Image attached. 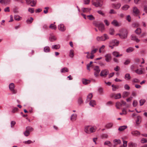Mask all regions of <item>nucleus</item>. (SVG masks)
<instances>
[{
    "label": "nucleus",
    "mask_w": 147,
    "mask_h": 147,
    "mask_svg": "<svg viewBox=\"0 0 147 147\" xmlns=\"http://www.w3.org/2000/svg\"><path fill=\"white\" fill-rule=\"evenodd\" d=\"M24 142L26 144H29L32 143V142L30 140H28L27 141H26Z\"/></svg>",
    "instance_id": "obj_59"
},
{
    "label": "nucleus",
    "mask_w": 147,
    "mask_h": 147,
    "mask_svg": "<svg viewBox=\"0 0 147 147\" xmlns=\"http://www.w3.org/2000/svg\"><path fill=\"white\" fill-rule=\"evenodd\" d=\"M129 94V93L126 91L124 92L123 93V98H125Z\"/></svg>",
    "instance_id": "obj_27"
},
{
    "label": "nucleus",
    "mask_w": 147,
    "mask_h": 147,
    "mask_svg": "<svg viewBox=\"0 0 147 147\" xmlns=\"http://www.w3.org/2000/svg\"><path fill=\"white\" fill-rule=\"evenodd\" d=\"M55 23V22H54L53 24H51L49 26V28L51 29L55 30L57 28V27L54 24Z\"/></svg>",
    "instance_id": "obj_17"
},
{
    "label": "nucleus",
    "mask_w": 147,
    "mask_h": 147,
    "mask_svg": "<svg viewBox=\"0 0 147 147\" xmlns=\"http://www.w3.org/2000/svg\"><path fill=\"white\" fill-rule=\"evenodd\" d=\"M98 50V49L97 48L95 49H94L92 50L91 52V54H94Z\"/></svg>",
    "instance_id": "obj_55"
},
{
    "label": "nucleus",
    "mask_w": 147,
    "mask_h": 147,
    "mask_svg": "<svg viewBox=\"0 0 147 147\" xmlns=\"http://www.w3.org/2000/svg\"><path fill=\"white\" fill-rule=\"evenodd\" d=\"M59 30L61 31H64L66 30V28L63 24H61L59 25L58 26Z\"/></svg>",
    "instance_id": "obj_10"
},
{
    "label": "nucleus",
    "mask_w": 147,
    "mask_h": 147,
    "mask_svg": "<svg viewBox=\"0 0 147 147\" xmlns=\"http://www.w3.org/2000/svg\"><path fill=\"white\" fill-rule=\"evenodd\" d=\"M141 142L142 143H146L147 142V139L144 138H142L141 140Z\"/></svg>",
    "instance_id": "obj_50"
},
{
    "label": "nucleus",
    "mask_w": 147,
    "mask_h": 147,
    "mask_svg": "<svg viewBox=\"0 0 147 147\" xmlns=\"http://www.w3.org/2000/svg\"><path fill=\"white\" fill-rule=\"evenodd\" d=\"M44 51L45 52H48L50 51V48L48 46H46L44 47Z\"/></svg>",
    "instance_id": "obj_34"
},
{
    "label": "nucleus",
    "mask_w": 147,
    "mask_h": 147,
    "mask_svg": "<svg viewBox=\"0 0 147 147\" xmlns=\"http://www.w3.org/2000/svg\"><path fill=\"white\" fill-rule=\"evenodd\" d=\"M110 43L113 46H117L119 44V41L117 40L114 39L111 41Z\"/></svg>",
    "instance_id": "obj_7"
},
{
    "label": "nucleus",
    "mask_w": 147,
    "mask_h": 147,
    "mask_svg": "<svg viewBox=\"0 0 147 147\" xmlns=\"http://www.w3.org/2000/svg\"><path fill=\"white\" fill-rule=\"evenodd\" d=\"M141 29L140 28H137L135 31L136 34L139 35L141 33Z\"/></svg>",
    "instance_id": "obj_25"
},
{
    "label": "nucleus",
    "mask_w": 147,
    "mask_h": 147,
    "mask_svg": "<svg viewBox=\"0 0 147 147\" xmlns=\"http://www.w3.org/2000/svg\"><path fill=\"white\" fill-rule=\"evenodd\" d=\"M112 6L113 8H114L116 9H118L121 7V4L120 3H117L116 5L113 4L112 5Z\"/></svg>",
    "instance_id": "obj_16"
},
{
    "label": "nucleus",
    "mask_w": 147,
    "mask_h": 147,
    "mask_svg": "<svg viewBox=\"0 0 147 147\" xmlns=\"http://www.w3.org/2000/svg\"><path fill=\"white\" fill-rule=\"evenodd\" d=\"M28 11L31 13H33L34 12V9L33 8H29Z\"/></svg>",
    "instance_id": "obj_56"
},
{
    "label": "nucleus",
    "mask_w": 147,
    "mask_h": 147,
    "mask_svg": "<svg viewBox=\"0 0 147 147\" xmlns=\"http://www.w3.org/2000/svg\"><path fill=\"white\" fill-rule=\"evenodd\" d=\"M124 78L126 80H130L131 78V77L130 74L128 73L126 74L125 75Z\"/></svg>",
    "instance_id": "obj_24"
},
{
    "label": "nucleus",
    "mask_w": 147,
    "mask_h": 147,
    "mask_svg": "<svg viewBox=\"0 0 147 147\" xmlns=\"http://www.w3.org/2000/svg\"><path fill=\"white\" fill-rule=\"evenodd\" d=\"M129 7V6L127 5H124L122 7V9L123 10H126Z\"/></svg>",
    "instance_id": "obj_37"
},
{
    "label": "nucleus",
    "mask_w": 147,
    "mask_h": 147,
    "mask_svg": "<svg viewBox=\"0 0 147 147\" xmlns=\"http://www.w3.org/2000/svg\"><path fill=\"white\" fill-rule=\"evenodd\" d=\"M114 32V30L113 28H111L109 30V33L111 35H113Z\"/></svg>",
    "instance_id": "obj_46"
},
{
    "label": "nucleus",
    "mask_w": 147,
    "mask_h": 147,
    "mask_svg": "<svg viewBox=\"0 0 147 147\" xmlns=\"http://www.w3.org/2000/svg\"><path fill=\"white\" fill-rule=\"evenodd\" d=\"M104 144L105 145H107L109 146H112L111 142L109 141H105L104 143Z\"/></svg>",
    "instance_id": "obj_36"
},
{
    "label": "nucleus",
    "mask_w": 147,
    "mask_h": 147,
    "mask_svg": "<svg viewBox=\"0 0 147 147\" xmlns=\"http://www.w3.org/2000/svg\"><path fill=\"white\" fill-rule=\"evenodd\" d=\"M140 81L137 78H134L132 82L134 83H138Z\"/></svg>",
    "instance_id": "obj_58"
},
{
    "label": "nucleus",
    "mask_w": 147,
    "mask_h": 147,
    "mask_svg": "<svg viewBox=\"0 0 147 147\" xmlns=\"http://www.w3.org/2000/svg\"><path fill=\"white\" fill-rule=\"evenodd\" d=\"M113 55L116 57H119V53L116 51H114L113 53Z\"/></svg>",
    "instance_id": "obj_44"
},
{
    "label": "nucleus",
    "mask_w": 147,
    "mask_h": 147,
    "mask_svg": "<svg viewBox=\"0 0 147 147\" xmlns=\"http://www.w3.org/2000/svg\"><path fill=\"white\" fill-rule=\"evenodd\" d=\"M11 2V0H3L2 3L8 4Z\"/></svg>",
    "instance_id": "obj_49"
},
{
    "label": "nucleus",
    "mask_w": 147,
    "mask_h": 147,
    "mask_svg": "<svg viewBox=\"0 0 147 147\" xmlns=\"http://www.w3.org/2000/svg\"><path fill=\"white\" fill-rule=\"evenodd\" d=\"M144 11L147 13V5H144Z\"/></svg>",
    "instance_id": "obj_64"
},
{
    "label": "nucleus",
    "mask_w": 147,
    "mask_h": 147,
    "mask_svg": "<svg viewBox=\"0 0 147 147\" xmlns=\"http://www.w3.org/2000/svg\"><path fill=\"white\" fill-rule=\"evenodd\" d=\"M111 24L115 26H119L120 24L116 20H114L112 22Z\"/></svg>",
    "instance_id": "obj_12"
},
{
    "label": "nucleus",
    "mask_w": 147,
    "mask_h": 147,
    "mask_svg": "<svg viewBox=\"0 0 147 147\" xmlns=\"http://www.w3.org/2000/svg\"><path fill=\"white\" fill-rule=\"evenodd\" d=\"M121 97V95L120 93L117 94L115 96V99H118L120 98Z\"/></svg>",
    "instance_id": "obj_45"
},
{
    "label": "nucleus",
    "mask_w": 147,
    "mask_h": 147,
    "mask_svg": "<svg viewBox=\"0 0 147 147\" xmlns=\"http://www.w3.org/2000/svg\"><path fill=\"white\" fill-rule=\"evenodd\" d=\"M14 19L17 21L20 20L22 19V18L21 17L17 15H15L14 16Z\"/></svg>",
    "instance_id": "obj_23"
},
{
    "label": "nucleus",
    "mask_w": 147,
    "mask_h": 147,
    "mask_svg": "<svg viewBox=\"0 0 147 147\" xmlns=\"http://www.w3.org/2000/svg\"><path fill=\"white\" fill-rule=\"evenodd\" d=\"M105 60L107 62H109L111 59V54H107L105 55Z\"/></svg>",
    "instance_id": "obj_9"
},
{
    "label": "nucleus",
    "mask_w": 147,
    "mask_h": 147,
    "mask_svg": "<svg viewBox=\"0 0 147 147\" xmlns=\"http://www.w3.org/2000/svg\"><path fill=\"white\" fill-rule=\"evenodd\" d=\"M116 106L117 109H119V107L120 106H122V104L121 103L119 102H117L116 103Z\"/></svg>",
    "instance_id": "obj_52"
},
{
    "label": "nucleus",
    "mask_w": 147,
    "mask_h": 147,
    "mask_svg": "<svg viewBox=\"0 0 147 147\" xmlns=\"http://www.w3.org/2000/svg\"><path fill=\"white\" fill-rule=\"evenodd\" d=\"M123 147H126L127 146V141H125L123 140Z\"/></svg>",
    "instance_id": "obj_63"
},
{
    "label": "nucleus",
    "mask_w": 147,
    "mask_h": 147,
    "mask_svg": "<svg viewBox=\"0 0 147 147\" xmlns=\"http://www.w3.org/2000/svg\"><path fill=\"white\" fill-rule=\"evenodd\" d=\"M135 72L138 74H143V71L142 70L138 69L135 71Z\"/></svg>",
    "instance_id": "obj_33"
},
{
    "label": "nucleus",
    "mask_w": 147,
    "mask_h": 147,
    "mask_svg": "<svg viewBox=\"0 0 147 147\" xmlns=\"http://www.w3.org/2000/svg\"><path fill=\"white\" fill-rule=\"evenodd\" d=\"M24 134L25 136H28L30 134V132L26 130V131L24 132Z\"/></svg>",
    "instance_id": "obj_62"
},
{
    "label": "nucleus",
    "mask_w": 147,
    "mask_h": 147,
    "mask_svg": "<svg viewBox=\"0 0 147 147\" xmlns=\"http://www.w3.org/2000/svg\"><path fill=\"white\" fill-rule=\"evenodd\" d=\"M124 88L125 89L127 90H129L130 88V87L127 84H125L124 85Z\"/></svg>",
    "instance_id": "obj_61"
},
{
    "label": "nucleus",
    "mask_w": 147,
    "mask_h": 147,
    "mask_svg": "<svg viewBox=\"0 0 147 147\" xmlns=\"http://www.w3.org/2000/svg\"><path fill=\"white\" fill-rule=\"evenodd\" d=\"M142 117L140 116H138L137 118L136 122L137 124H138L140 123L141 121Z\"/></svg>",
    "instance_id": "obj_20"
},
{
    "label": "nucleus",
    "mask_w": 147,
    "mask_h": 147,
    "mask_svg": "<svg viewBox=\"0 0 147 147\" xmlns=\"http://www.w3.org/2000/svg\"><path fill=\"white\" fill-rule=\"evenodd\" d=\"M94 75L96 77L98 75V74L100 71V69L99 66H96L94 68Z\"/></svg>",
    "instance_id": "obj_6"
},
{
    "label": "nucleus",
    "mask_w": 147,
    "mask_h": 147,
    "mask_svg": "<svg viewBox=\"0 0 147 147\" xmlns=\"http://www.w3.org/2000/svg\"><path fill=\"white\" fill-rule=\"evenodd\" d=\"M98 92L100 94H102L103 93V89L101 87L99 88L98 89Z\"/></svg>",
    "instance_id": "obj_53"
},
{
    "label": "nucleus",
    "mask_w": 147,
    "mask_h": 147,
    "mask_svg": "<svg viewBox=\"0 0 147 147\" xmlns=\"http://www.w3.org/2000/svg\"><path fill=\"white\" fill-rule=\"evenodd\" d=\"M33 130V129L32 127L30 126L27 127L26 128V130L30 133V132L32 131Z\"/></svg>",
    "instance_id": "obj_31"
},
{
    "label": "nucleus",
    "mask_w": 147,
    "mask_h": 147,
    "mask_svg": "<svg viewBox=\"0 0 147 147\" xmlns=\"http://www.w3.org/2000/svg\"><path fill=\"white\" fill-rule=\"evenodd\" d=\"M95 131V129L93 127L90 126H86L85 127L84 131L86 133L90 134L94 132Z\"/></svg>",
    "instance_id": "obj_3"
},
{
    "label": "nucleus",
    "mask_w": 147,
    "mask_h": 147,
    "mask_svg": "<svg viewBox=\"0 0 147 147\" xmlns=\"http://www.w3.org/2000/svg\"><path fill=\"white\" fill-rule=\"evenodd\" d=\"M113 142L115 144H120L121 143V141L119 139H115L113 140Z\"/></svg>",
    "instance_id": "obj_30"
},
{
    "label": "nucleus",
    "mask_w": 147,
    "mask_h": 147,
    "mask_svg": "<svg viewBox=\"0 0 147 147\" xmlns=\"http://www.w3.org/2000/svg\"><path fill=\"white\" fill-rule=\"evenodd\" d=\"M36 3V0H33L32 1V3L31 4V6L32 7H34L35 6Z\"/></svg>",
    "instance_id": "obj_51"
},
{
    "label": "nucleus",
    "mask_w": 147,
    "mask_h": 147,
    "mask_svg": "<svg viewBox=\"0 0 147 147\" xmlns=\"http://www.w3.org/2000/svg\"><path fill=\"white\" fill-rule=\"evenodd\" d=\"M60 46L59 45H53L52 47V48L53 49H58L60 48Z\"/></svg>",
    "instance_id": "obj_42"
},
{
    "label": "nucleus",
    "mask_w": 147,
    "mask_h": 147,
    "mask_svg": "<svg viewBox=\"0 0 147 147\" xmlns=\"http://www.w3.org/2000/svg\"><path fill=\"white\" fill-rule=\"evenodd\" d=\"M88 19L90 20H93L95 19L94 17L92 15H90L87 16Z\"/></svg>",
    "instance_id": "obj_41"
},
{
    "label": "nucleus",
    "mask_w": 147,
    "mask_h": 147,
    "mask_svg": "<svg viewBox=\"0 0 147 147\" xmlns=\"http://www.w3.org/2000/svg\"><path fill=\"white\" fill-rule=\"evenodd\" d=\"M103 1V0H95V2L92 1V4L96 7H101Z\"/></svg>",
    "instance_id": "obj_4"
},
{
    "label": "nucleus",
    "mask_w": 147,
    "mask_h": 147,
    "mask_svg": "<svg viewBox=\"0 0 147 147\" xmlns=\"http://www.w3.org/2000/svg\"><path fill=\"white\" fill-rule=\"evenodd\" d=\"M146 101V100L144 99H142L140 100V105L142 106L144 105Z\"/></svg>",
    "instance_id": "obj_47"
},
{
    "label": "nucleus",
    "mask_w": 147,
    "mask_h": 147,
    "mask_svg": "<svg viewBox=\"0 0 147 147\" xmlns=\"http://www.w3.org/2000/svg\"><path fill=\"white\" fill-rule=\"evenodd\" d=\"M127 32L126 31L125 34H121L120 38L121 39H125L127 38Z\"/></svg>",
    "instance_id": "obj_38"
},
{
    "label": "nucleus",
    "mask_w": 147,
    "mask_h": 147,
    "mask_svg": "<svg viewBox=\"0 0 147 147\" xmlns=\"http://www.w3.org/2000/svg\"><path fill=\"white\" fill-rule=\"evenodd\" d=\"M131 134L133 136H138L140 135V133L139 131H138L137 130H136V131H132L131 132Z\"/></svg>",
    "instance_id": "obj_14"
},
{
    "label": "nucleus",
    "mask_w": 147,
    "mask_h": 147,
    "mask_svg": "<svg viewBox=\"0 0 147 147\" xmlns=\"http://www.w3.org/2000/svg\"><path fill=\"white\" fill-rule=\"evenodd\" d=\"M133 12L136 16H137L139 13L140 11L136 7H134L133 8Z\"/></svg>",
    "instance_id": "obj_11"
},
{
    "label": "nucleus",
    "mask_w": 147,
    "mask_h": 147,
    "mask_svg": "<svg viewBox=\"0 0 147 147\" xmlns=\"http://www.w3.org/2000/svg\"><path fill=\"white\" fill-rule=\"evenodd\" d=\"M134 50V48L130 47L127 49L126 51L127 53H130L133 51Z\"/></svg>",
    "instance_id": "obj_32"
},
{
    "label": "nucleus",
    "mask_w": 147,
    "mask_h": 147,
    "mask_svg": "<svg viewBox=\"0 0 147 147\" xmlns=\"http://www.w3.org/2000/svg\"><path fill=\"white\" fill-rule=\"evenodd\" d=\"M113 124L111 123H109L107 124L105 126L106 127L107 129H109L112 127L113 126Z\"/></svg>",
    "instance_id": "obj_40"
},
{
    "label": "nucleus",
    "mask_w": 147,
    "mask_h": 147,
    "mask_svg": "<svg viewBox=\"0 0 147 147\" xmlns=\"http://www.w3.org/2000/svg\"><path fill=\"white\" fill-rule=\"evenodd\" d=\"M92 96L93 95L92 93L89 94L87 96L86 102L87 103L91 99Z\"/></svg>",
    "instance_id": "obj_15"
},
{
    "label": "nucleus",
    "mask_w": 147,
    "mask_h": 147,
    "mask_svg": "<svg viewBox=\"0 0 147 147\" xmlns=\"http://www.w3.org/2000/svg\"><path fill=\"white\" fill-rule=\"evenodd\" d=\"M131 40H135L137 42H139L140 41V40L137 38L136 36L134 35H131Z\"/></svg>",
    "instance_id": "obj_13"
},
{
    "label": "nucleus",
    "mask_w": 147,
    "mask_h": 147,
    "mask_svg": "<svg viewBox=\"0 0 147 147\" xmlns=\"http://www.w3.org/2000/svg\"><path fill=\"white\" fill-rule=\"evenodd\" d=\"M94 26L98 27L99 30L102 32L105 30V25L102 23H99L98 22H95L94 23Z\"/></svg>",
    "instance_id": "obj_1"
},
{
    "label": "nucleus",
    "mask_w": 147,
    "mask_h": 147,
    "mask_svg": "<svg viewBox=\"0 0 147 147\" xmlns=\"http://www.w3.org/2000/svg\"><path fill=\"white\" fill-rule=\"evenodd\" d=\"M68 69L65 67L63 68L61 70V73H65L66 72H68Z\"/></svg>",
    "instance_id": "obj_28"
},
{
    "label": "nucleus",
    "mask_w": 147,
    "mask_h": 147,
    "mask_svg": "<svg viewBox=\"0 0 147 147\" xmlns=\"http://www.w3.org/2000/svg\"><path fill=\"white\" fill-rule=\"evenodd\" d=\"M128 145L129 147H136L137 144L135 143L130 142L128 143Z\"/></svg>",
    "instance_id": "obj_26"
},
{
    "label": "nucleus",
    "mask_w": 147,
    "mask_h": 147,
    "mask_svg": "<svg viewBox=\"0 0 147 147\" xmlns=\"http://www.w3.org/2000/svg\"><path fill=\"white\" fill-rule=\"evenodd\" d=\"M82 81L83 84L85 85L89 84L90 82V81L86 79H83Z\"/></svg>",
    "instance_id": "obj_19"
},
{
    "label": "nucleus",
    "mask_w": 147,
    "mask_h": 147,
    "mask_svg": "<svg viewBox=\"0 0 147 147\" xmlns=\"http://www.w3.org/2000/svg\"><path fill=\"white\" fill-rule=\"evenodd\" d=\"M74 56V51L71 50L69 52V56L71 58H72Z\"/></svg>",
    "instance_id": "obj_48"
},
{
    "label": "nucleus",
    "mask_w": 147,
    "mask_h": 147,
    "mask_svg": "<svg viewBox=\"0 0 147 147\" xmlns=\"http://www.w3.org/2000/svg\"><path fill=\"white\" fill-rule=\"evenodd\" d=\"M91 9V8H83L82 9V10L84 13H86L89 11Z\"/></svg>",
    "instance_id": "obj_21"
},
{
    "label": "nucleus",
    "mask_w": 147,
    "mask_h": 147,
    "mask_svg": "<svg viewBox=\"0 0 147 147\" xmlns=\"http://www.w3.org/2000/svg\"><path fill=\"white\" fill-rule=\"evenodd\" d=\"M56 40V38L54 36H51L49 38V40L51 42H53Z\"/></svg>",
    "instance_id": "obj_43"
},
{
    "label": "nucleus",
    "mask_w": 147,
    "mask_h": 147,
    "mask_svg": "<svg viewBox=\"0 0 147 147\" xmlns=\"http://www.w3.org/2000/svg\"><path fill=\"white\" fill-rule=\"evenodd\" d=\"M89 105L92 107H94V105H96L95 101L94 100H91L90 101Z\"/></svg>",
    "instance_id": "obj_29"
},
{
    "label": "nucleus",
    "mask_w": 147,
    "mask_h": 147,
    "mask_svg": "<svg viewBox=\"0 0 147 147\" xmlns=\"http://www.w3.org/2000/svg\"><path fill=\"white\" fill-rule=\"evenodd\" d=\"M18 110V108L17 107H15L11 111L12 113H15L16 111H17Z\"/></svg>",
    "instance_id": "obj_60"
},
{
    "label": "nucleus",
    "mask_w": 147,
    "mask_h": 147,
    "mask_svg": "<svg viewBox=\"0 0 147 147\" xmlns=\"http://www.w3.org/2000/svg\"><path fill=\"white\" fill-rule=\"evenodd\" d=\"M138 103L136 100H134L133 103V105L134 107H136L138 105Z\"/></svg>",
    "instance_id": "obj_54"
},
{
    "label": "nucleus",
    "mask_w": 147,
    "mask_h": 147,
    "mask_svg": "<svg viewBox=\"0 0 147 147\" xmlns=\"http://www.w3.org/2000/svg\"><path fill=\"white\" fill-rule=\"evenodd\" d=\"M131 62V60L129 59H127L124 63V64L125 65H128Z\"/></svg>",
    "instance_id": "obj_35"
},
{
    "label": "nucleus",
    "mask_w": 147,
    "mask_h": 147,
    "mask_svg": "<svg viewBox=\"0 0 147 147\" xmlns=\"http://www.w3.org/2000/svg\"><path fill=\"white\" fill-rule=\"evenodd\" d=\"M15 86L13 83H10L9 85L10 90L12 92L13 94H15L17 93V91L14 90Z\"/></svg>",
    "instance_id": "obj_5"
},
{
    "label": "nucleus",
    "mask_w": 147,
    "mask_h": 147,
    "mask_svg": "<svg viewBox=\"0 0 147 147\" xmlns=\"http://www.w3.org/2000/svg\"><path fill=\"white\" fill-rule=\"evenodd\" d=\"M109 38V37L108 35L106 34H104L103 36H98L96 38V40L98 41H104L108 39Z\"/></svg>",
    "instance_id": "obj_2"
},
{
    "label": "nucleus",
    "mask_w": 147,
    "mask_h": 147,
    "mask_svg": "<svg viewBox=\"0 0 147 147\" xmlns=\"http://www.w3.org/2000/svg\"><path fill=\"white\" fill-rule=\"evenodd\" d=\"M33 20V18L32 17L30 18V19H28L26 22L27 24H30L32 23Z\"/></svg>",
    "instance_id": "obj_39"
},
{
    "label": "nucleus",
    "mask_w": 147,
    "mask_h": 147,
    "mask_svg": "<svg viewBox=\"0 0 147 147\" xmlns=\"http://www.w3.org/2000/svg\"><path fill=\"white\" fill-rule=\"evenodd\" d=\"M127 128V126L126 125H123L120 126L119 129L118 130L120 131H122L124 130L125 129Z\"/></svg>",
    "instance_id": "obj_18"
},
{
    "label": "nucleus",
    "mask_w": 147,
    "mask_h": 147,
    "mask_svg": "<svg viewBox=\"0 0 147 147\" xmlns=\"http://www.w3.org/2000/svg\"><path fill=\"white\" fill-rule=\"evenodd\" d=\"M109 74V71L107 69H104L101 71L100 76H105Z\"/></svg>",
    "instance_id": "obj_8"
},
{
    "label": "nucleus",
    "mask_w": 147,
    "mask_h": 147,
    "mask_svg": "<svg viewBox=\"0 0 147 147\" xmlns=\"http://www.w3.org/2000/svg\"><path fill=\"white\" fill-rule=\"evenodd\" d=\"M78 104L80 105L83 102V101L82 100L81 98H78Z\"/></svg>",
    "instance_id": "obj_57"
},
{
    "label": "nucleus",
    "mask_w": 147,
    "mask_h": 147,
    "mask_svg": "<svg viewBox=\"0 0 147 147\" xmlns=\"http://www.w3.org/2000/svg\"><path fill=\"white\" fill-rule=\"evenodd\" d=\"M77 115L76 114H72L70 118V119L72 121H74L76 120L77 117Z\"/></svg>",
    "instance_id": "obj_22"
}]
</instances>
